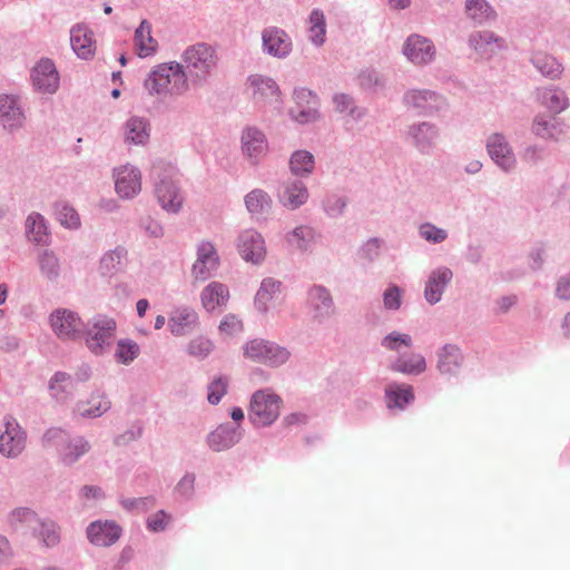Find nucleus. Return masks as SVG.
<instances>
[{"instance_id": "nucleus-6", "label": "nucleus", "mask_w": 570, "mask_h": 570, "mask_svg": "<svg viewBox=\"0 0 570 570\" xmlns=\"http://www.w3.org/2000/svg\"><path fill=\"white\" fill-rule=\"evenodd\" d=\"M282 404V397L271 389L257 390L250 397L248 419L255 426H268L278 419Z\"/></svg>"}, {"instance_id": "nucleus-43", "label": "nucleus", "mask_w": 570, "mask_h": 570, "mask_svg": "<svg viewBox=\"0 0 570 570\" xmlns=\"http://www.w3.org/2000/svg\"><path fill=\"white\" fill-rule=\"evenodd\" d=\"M31 528L33 535L40 539L47 548L55 547L60 542V528L56 522L36 519Z\"/></svg>"}, {"instance_id": "nucleus-33", "label": "nucleus", "mask_w": 570, "mask_h": 570, "mask_svg": "<svg viewBox=\"0 0 570 570\" xmlns=\"http://www.w3.org/2000/svg\"><path fill=\"white\" fill-rule=\"evenodd\" d=\"M70 43L75 53L81 59H89L94 55L92 32L85 24H76L71 28Z\"/></svg>"}, {"instance_id": "nucleus-21", "label": "nucleus", "mask_w": 570, "mask_h": 570, "mask_svg": "<svg viewBox=\"0 0 570 570\" xmlns=\"http://www.w3.org/2000/svg\"><path fill=\"white\" fill-rule=\"evenodd\" d=\"M468 46L480 58L489 60L505 47V41L491 30H479L469 35Z\"/></svg>"}, {"instance_id": "nucleus-27", "label": "nucleus", "mask_w": 570, "mask_h": 570, "mask_svg": "<svg viewBox=\"0 0 570 570\" xmlns=\"http://www.w3.org/2000/svg\"><path fill=\"white\" fill-rule=\"evenodd\" d=\"M464 14L475 27L491 24L498 19L497 10L488 0H465Z\"/></svg>"}, {"instance_id": "nucleus-55", "label": "nucleus", "mask_w": 570, "mask_h": 570, "mask_svg": "<svg viewBox=\"0 0 570 570\" xmlns=\"http://www.w3.org/2000/svg\"><path fill=\"white\" fill-rule=\"evenodd\" d=\"M385 242L380 237L368 238L358 249V256L366 263L375 262L380 256Z\"/></svg>"}, {"instance_id": "nucleus-22", "label": "nucleus", "mask_w": 570, "mask_h": 570, "mask_svg": "<svg viewBox=\"0 0 570 570\" xmlns=\"http://www.w3.org/2000/svg\"><path fill=\"white\" fill-rule=\"evenodd\" d=\"M309 193L306 184L298 178L284 180L277 193L278 202L287 209L295 210L305 205Z\"/></svg>"}, {"instance_id": "nucleus-38", "label": "nucleus", "mask_w": 570, "mask_h": 570, "mask_svg": "<svg viewBox=\"0 0 570 570\" xmlns=\"http://www.w3.org/2000/svg\"><path fill=\"white\" fill-rule=\"evenodd\" d=\"M149 124L142 117H130L124 126V137L127 144L145 145L149 140Z\"/></svg>"}, {"instance_id": "nucleus-50", "label": "nucleus", "mask_w": 570, "mask_h": 570, "mask_svg": "<svg viewBox=\"0 0 570 570\" xmlns=\"http://www.w3.org/2000/svg\"><path fill=\"white\" fill-rule=\"evenodd\" d=\"M127 257V249L117 246L115 249L104 254L100 259V271L104 275H112L117 273Z\"/></svg>"}, {"instance_id": "nucleus-32", "label": "nucleus", "mask_w": 570, "mask_h": 570, "mask_svg": "<svg viewBox=\"0 0 570 570\" xmlns=\"http://www.w3.org/2000/svg\"><path fill=\"white\" fill-rule=\"evenodd\" d=\"M200 301L203 307L207 312H214L217 308H223L229 301V289L220 282H212L203 288L200 293Z\"/></svg>"}, {"instance_id": "nucleus-56", "label": "nucleus", "mask_w": 570, "mask_h": 570, "mask_svg": "<svg viewBox=\"0 0 570 570\" xmlns=\"http://www.w3.org/2000/svg\"><path fill=\"white\" fill-rule=\"evenodd\" d=\"M346 205V198L336 194L327 195L323 200V209L331 218H337L342 216Z\"/></svg>"}, {"instance_id": "nucleus-1", "label": "nucleus", "mask_w": 570, "mask_h": 570, "mask_svg": "<svg viewBox=\"0 0 570 570\" xmlns=\"http://www.w3.org/2000/svg\"><path fill=\"white\" fill-rule=\"evenodd\" d=\"M188 81L181 63L170 61L154 67L145 79L144 87L151 96H180L188 90Z\"/></svg>"}, {"instance_id": "nucleus-48", "label": "nucleus", "mask_w": 570, "mask_h": 570, "mask_svg": "<svg viewBox=\"0 0 570 570\" xmlns=\"http://www.w3.org/2000/svg\"><path fill=\"white\" fill-rule=\"evenodd\" d=\"M332 100L336 112L345 114L353 120H361L366 115V109L357 106L354 98L347 94H335Z\"/></svg>"}, {"instance_id": "nucleus-13", "label": "nucleus", "mask_w": 570, "mask_h": 570, "mask_svg": "<svg viewBox=\"0 0 570 570\" xmlns=\"http://www.w3.org/2000/svg\"><path fill=\"white\" fill-rule=\"evenodd\" d=\"M49 322L53 333L61 340L82 337L85 323L73 311L58 308L50 314Z\"/></svg>"}, {"instance_id": "nucleus-18", "label": "nucleus", "mask_w": 570, "mask_h": 570, "mask_svg": "<svg viewBox=\"0 0 570 570\" xmlns=\"http://www.w3.org/2000/svg\"><path fill=\"white\" fill-rule=\"evenodd\" d=\"M262 48L274 58L285 59L293 50L292 38L282 28L267 27L262 31Z\"/></svg>"}, {"instance_id": "nucleus-64", "label": "nucleus", "mask_w": 570, "mask_h": 570, "mask_svg": "<svg viewBox=\"0 0 570 570\" xmlns=\"http://www.w3.org/2000/svg\"><path fill=\"white\" fill-rule=\"evenodd\" d=\"M294 100H295V107L294 108H304L308 105L311 106H317L320 107V101L317 96L306 88H298L294 90Z\"/></svg>"}, {"instance_id": "nucleus-23", "label": "nucleus", "mask_w": 570, "mask_h": 570, "mask_svg": "<svg viewBox=\"0 0 570 570\" xmlns=\"http://www.w3.org/2000/svg\"><path fill=\"white\" fill-rule=\"evenodd\" d=\"M35 89L42 94H55L59 88V73L52 60L41 59L31 71Z\"/></svg>"}, {"instance_id": "nucleus-49", "label": "nucleus", "mask_w": 570, "mask_h": 570, "mask_svg": "<svg viewBox=\"0 0 570 570\" xmlns=\"http://www.w3.org/2000/svg\"><path fill=\"white\" fill-rule=\"evenodd\" d=\"M314 228L306 225L297 226L286 235V242L289 244V246L301 252L308 250L314 243Z\"/></svg>"}, {"instance_id": "nucleus-25", "label": "nucleus", "mask_w": 570, "mask_h": 570, "mask_svg": "<svg viewBox=\"0 0 570 570\" xmlns=\"http://www.w3.org/2000/svg\"><path fill=\"white\" fill-rule=\"evenodd\" d=\"M121 528L110 520H97L91 522L86 530L87 538L94 546L110 547L121 535Z\"/></svg>"}, {"instance_id": "nucleus-2", "label": "nucleus", "mask_w": 570, "mask_h": 570, "mask_svg": "<svg viewBox=\"0 0 570 570\" xmlns=\"http://www.w3.org/2000/svg\"><path fill=\"white\" fill-rule=\"evenodd\" d=\"M219 57L209 43L197 42L188 46L181 55V66L194 86H203L215 73Z\"/></svg>"}, {"instance_id": "nucleus-61", "label": "nucleus", "mask_w": 570, "mask_h": 570, "mask_svg": "<svg viewBox=\"0 0 570 570\" xmlns=\"http://www.w3.org/2000/svg\"><path fill=\"white\" fill-rule=\"evenodd\" d=\"M403 291L397 285H390L383 293V305L385 309L397 311L402 305Z\"/></svg>"}, {"instance_id": "nucleus-4", "label": "nucleus", "mask_w": 570, "mask_h": 570, "mask_svg": "<svg viewBox=\"0 0 570 570\" xmlns=\"http://www.w3.org/2000/svg\"><path fill=\"white\" fill-rule=\"evenodd\" d=\"M243 355L252 362L264 364L268 367H279L287 363L292 353L287 347L276 342L264 338H253L244 344Z\"/></svg>"}, {"instance_id": "nucleus-59", "label": "nucleus", "mask_w": 570, "mask_h": 570, "mask_svg": "<svg viewBox=\"0 0 570 570\" xmlns=\"http://www.w3.org/2000/svg\"><path fill=\"white\" fill-rule=\"evenodd\" d=\"M544 158L546 148L538 144L528 145L521 151V160L530 167L538 166Z\"/></svg>"}, {"instance_id": "nucleus-47", "label": "nucleus", "mask_w": 570, "mask_h": 570, "mask_svg": "<svg viewBox=\"0 0 570 570\" xmlns=\"http://www.w3.org/2000/svg\"><path fill=\"white\" fill-rule=\"evenodd\" d=\"M308 40L316 47L324 45L326 39V19L321 9H313L308 17Z\"/></svg>"}, {"instance_id": "nucleus-19", "label": "nucleus", "mask_w": 570, "mask_h": 570, "mask_svg": "<svg viewBox=\"0 0 570 570\" xmlns=\"http://www.w3.org/2000/svg\"><path fill=\"white\" fill-rule=\"evenodd\" d=\"M237 249L244 261L255 265L266 257L265 240L255 229H245L238 235Z\"/></svg>"}, {"instance_id": "nucleus-40", "label": "nucleus", "mask_w": 570, "mask_h": 570, "mask_svg": "<svg viewBox=\"0 0 570 570\" xmlns=\"http://www.w3.org/2000/svg\"><path fill=\"white\" fill-rule=\"evenodd\" d=\"M385 399L389 409L404 410L414 401L411 385L392 383L385 389Z\"/></svg>"}, {"instance_id": "nucleus-62", "label": "nucleus", "mask_w": 570, "mask_h": 570, "mask_svg": "<svg viewBox=\"0 0 570 570\" xmlns=\"http://www.w3.org/2000/svg\"><path fill=\"white\" fill-rule=\"evenodd\" d=\"M218 330L222 334L233 336L243 332L244 324L243 321L237 315L227 314L220 321Z\"/></svg>"}, {"instance_id": "nucleus-53", "label": "nucleus", "mask_w": 570, "mask_h": 570, "mask_svg": "<svg viewBox=\"0 0 570 570\" xmlns=\"http://www.w3.org/2000/svg\"><path fill=\"white\" fill-rule=\"evenodd\" d=\"M417 235L430 245H440L449 238V230L431 222H423L417 226Z\"/></svg>"}, {"instance_id": "nucleus-24", "label": "nucleus", "mask_w": 570, "mask_h": 570, "mask_svg": "<svg viewBox=\"0 0 570 570\" xmlns=\"http://www.w3.org/2000/svg\"><path fill=\"white\" fill-rule=\"evenodd\" d=\"M265 134L256 127H247L242 132V151L250 164L257 165L267 154Z\"/></svg>"}, {"instance_id": "nucleus-5", "label": "nucleus", "mask_w": 570, "mask_h": 570, "mask_svg": "<svg viewBox=\"0 0 570 570\" xmlns=\"http://www.w3.org/2000/svg\"><path fill=\"white\" fill-rule=\"evenodd\" d=\"M116 328V321L105 315H97L88 321L82 333L88 350L95 355L105 354L115 340Z\"/></svg>"}, {"instance_id": "nucleus-14", "label": "nucleus", "mask_w": 570, "mask_h": 570, "mask_svg": "<svg viewBox=\"0 0 570 570\" xmlns=\"http://www.w3.org/2000/svg\"><path fill=\"white\" fill-rule=\"evenodd\" d=\"M453 277V271L445 265H439L432 268L424 282L423 296L426 303L435 305L441 302L443 294L452 283Z\"/></svg>"}, {"instance_id": "nucleus-45", "label": "nucleus", "mask_w": 570, "mask_h": 570, "mask_svg": "<svg viewBox=\"0 0 570 570\" xmlns=\"http://www.w3.org/2000/svg\"><path fill=\"white\" fill-rule=\"evenodd\" d=\"M391 370L407 375H419L426 370V362L421 354L401 355L392 363Z\"/></svg>"}, {"instance_id": "nucleus-31", "label": "nucleus", "mask_w": 570, "mask_h": 570, "mask_svg": "<svg viewBox=\"0 0 570 570\" xmlns=\"http://www.w3.org/2000/svg\"><path fill=\"white\" fill-rule=\"evenodd\" d=\"M436 367L442 375L454 376L461 368L464 356L458 345L445 344L438 353Z\"/></svg>"}, {"instance_id": "nucleus-11", "label": "nucleus", "mask_w": 570, "mask_h": 570, "mask_svg": "<svg viewBox=\"0 0 570 570\" xmlns=\"http://www.w3.org/2000/svg\"><path fill=\"white\" fill-rule=\"evenodd\" d=\"M485 148L491 160L503 173L509 174L517 169L515 153L504 134H490L485 140Z\"/></svg>"}, {"instance_id": "nucleus-63", "label": "nucleus", "mask_w": 570, "mask_h": 570, "mask_svg": "<svg viewBox=\"0 0 570 570\" xmlns=\"http://www.w3.org/2000/svg\"><path fill=\"white\" fill-rule=\"evenodd\" d=\"M289 114L299 124L314 122L320 118L318 107L311 105L304 108H292Z\"/></svg>"}, {"instance_id": "nucleus-60", "label": "nucleus", "mask_w": 570, "mask_h": 570, "mask_svg": "<svg viewBox=\"0 0 570 570\" xmlns=\"http://www.w3.org/2000/svg\"><path fill=\"white\" fill-rule=\"evenodd\" d=\"M57 217L61 225L67 228H78L80 226V218L78 213L68 204H61L57 208Z\"/></svg>"}, {"instance_id": "nucleus-46", "label": "nucleus", "mask_w": 570, "mask_h": 570, "mask_svg": "<svg viewBox=\"0 0 570 570\" xmlns=\"http://www.w3.org/2000/svg\"><path fill=\"white\" fill-rule=\"evenodd\" d=\"M541 104L554 114H560L569 106L567 94L557 87L544 88L539 94Z\"/></svg>"}, {"instance_id": "nucleus-34", "label": "nucleus", "mask_w": 570, "mask_h": 570, "mask_svg": "<svg viewBox=\"0 0 570 570\" xmlns=\"http://www.w3.org/2000/svg\"><path fill=\"white\" fill-rule=\"evenodd\" d=\"M531 131L541 139L558 141L563 135V126L556 117L538 115L533 119Z\"/></svg>"}, {"instance_id": "nucleus-39", "label": "nucleus", "mask_w": 570, "mask_h": 570, "mask_svg": "<svg viewBox=\"0 0 570 570\" xmlns=\"http://www.w3.org/2000/svg\"><path fill=\"white\" fill-rule=\"evenodd\" d=\"M288 166L295 178H306L314 173L315 157L308 150L298 149L291 155Z\"/></svg>"}, {"instance_id": "nucleus-54", "label": "nucleus", "mask_w": 570, "mask_h": 570, "mask_svg": "<svg viewBox=\"0 0 570 570\" xmlns=\"http://www.w3.org/2000/svg\"><path fill=\"white\" fill-rule=\"evenodd\" d=\"M213 350L214 343L203 335L194 337L186 346V353L197 360L206 358Z\"/></svg>"}, {"instance_id": "nucleus-51", "label": "nucleus", "mask_w": 570, "mask_h": 570, "mask_svg": "<svg viewBox=\"0 0 570 570\" xmlns=\"http://www.w3.org/2000/svg\"><path fill=\"white\" fill-rule=\"evenodd\" d=\"M38 265L41 275L50 282L56 281L60 275V263L57 255L51 250H42L38 255Z\"/></svg>"}, {"instance_id": "nucleus-30", "label": "nucleus", "mask_w": 570, "mask_h": 570, "mask_svg": "<svg viewBox=\"0 0 570 570\" xmlns=\"http://www.w3.org/2000/svg\"><path fill=\"white\" fill-rule=\"evenodd\" d=\"M198 325V314L190 307L176 308L168 321L173 335L185 336L190 334Z\"/></svg>"}, {"instance_id": "nucleus-52", "label": "nucleus", "mask_w": 570, "mask_h": 570, "mask_svg": "<svg viewBox=\"0 0 570 570\" xmlns=\"http://www.w3.org/2000/svg\"><path fill=\"white\" fill-rule=\"evenodd\" d=\"M140 354L139 345L130 338H121L117 342L115 361L122 365L131 364Z\"/></svg>"}, {"instance_id": "nucleus-20", "label": "nucleus", "mask_w": 570, "mask_h": 570, "mask_svg": "<svg viewBox=\"0 0 570 570\" xmlns=\"http://www.w3.org/2000/svg\"><path fill=\"white\" fill-rule=\"evenodd\" d=\"M115 190L119 197L131 199L141 190L140 170L131 165H124L114 169Z\"/></svg>"}, {"instance_id": "nucleus-58", "label": "nucleus", "mask_w": 570, "mask_h": 570, "mask_svg": "<svg viewBox=\"0 0 570 570\" xmlns=\"http://www.w3.org/2000/svg\"><path fill=\"white\" fill-rule=\"evenodd\" d=\"M121 507L129 512H146L155 505L153 497L145 498H121L119 500Z\"/></svg>"}, {"instance_id": "nucleus-12", "label": "nucleus", "mask_w": 570, "mask_h": 570, "mask_svg": "<svg viewBox=\"0 0 570 570\" xmlns=\"http://www.w3.org/2000/svg\"><path fill=\"white\" fill-rule=\"evenodd\" d=\"M27 115L20 96L0 95V126L9 134L24 128Z\"/></svg>"}, {"instance_id": "nucleus-7", "label": "nucleus", "mask_w": 570, "mask_h": 570, "mask_svg": "<svg viewBox=\"0 0 570 570\" xmlns=\"http://www.w3.org/2000/svg\"><path fill=\"white\" fill-rule=\"evenodd\" d=\"M305 307L313 323L322 325L336 314L334 297L326 286L312 284L306 289Z\"/></svg>"}, {"instance_id": "nucleus-26", "label": "nucleus", "mask_w": 570, "mask_h": 570, "mask_svg": "<svg viewBox=\"0 0 570 570\" xmlns=\"http://www.w3.org/2000/svg\"><path fill=\"white\" fill-rule=\"evenodd\" d=\"M247 83L252 89V97L255 104L265 105L279 101L281 90L273 78L263 75H252L247 78Z\"/></svg>"}, {"instance_id": "nucleus-44", "label": "nucleus", "mask_w": 570, "mask_h": 570, "mask_svg": "<svg viewBox=\"0 0 570 570\" xmlns=\"http://www.w3.org/2000/svg\"><path fill=\"white\" fill-rule=\"evenodd\" d=\"M135 45L138 56L141 58L149 57L156 52L157 41L151 36V24L147 20H142L136 29Z\"/></svg>"}, {"instance_id": "nucleus-3", "label": "nucleus", "mask_w": 570, "mask_h": 570, "mask_svg": "<svg viewBox=\"0 0 570 570\" xmlns=\"http://www.w3.org/2000/svg\"><path fill=\"white\" fill-rule=\"evenodd\" d=\"M42 443L46 448H56L59 461L66 466H72L91 450V444L85 436H71L57 428L46 431Z\"/></svg>"}, {"instance_id": "nucleus-29", "label": "nucleus", "mask_w": 570, "mask_h": 570, "mask_svg": "<svg viewBox=\"0 0 570 570\" xmlns=\"http://www.w3.org/2000/svg\"><path fill=\"white\" fill-rule=\"evenodd\" d=\"M155 193L160 206L168 213H178L181 208L183 197L175 181L168 177L156 181Z\"/></svg>"}, {"instance_id": "nucleus-17", "label": "nucleus", "mask_w": 570, "mask_h": 570, "mask_svg": "<svg viewBox=\"0 0 570 570\" xmlns=\"http://www.w3.org/2000/svg\"><path fill=\"white\" fill-rule=\"evenodd\" d=\"M244 431L240 424L229 422L219 424L206 435V445L214 452L232 449L243 439Z\"/></svg>"}, {"instance_id": "nucleus-41", "label": "nucleus", "mask_w": 570, "mask_h": 570, "mask_svg": "<svg viewBox=\"0 0 570 570\" xmlns=\"http://www.w3.org/2000/svg\"><path fill=\"white\" fill-rule=\"evenodd\" d=\"M26 233L32 243L37 245H47L50 239L48 226L45 217L39 213H31L26 219Z\"/></svg>"}, {"instance_id": "nucleus-35", "label": "nucleus", "mask_w": 570, "mask_h": 570, "mask_svg": "<svg viewBox=\"0 0 570 570\" xmlns=\"http://www.w3.org/2000/svg\"><path fill=\"white\" fill-rule=\"evenodd\" d=\"M532 66L546 78L557 80L563 72V66L556 57L544 51H534L530 57Z\"/></svg>"}, {"instance_id": "nucleus-37", "label": "nucleus", "mask_w": 570, "mask_h": 570, "mask_svg": "<svg viewBox=\"0 0 570 570\" xmlns=\"http://www.w3.org/2000/svg\"><path fill=\"white\" fill-rule=\"evenodd\" d=\"M281 287L282 283L275 278L267 277L262 281L254 298V306L258 313L267 314L269 303L281 293Z\"/></svg>"}, {"instance_id": "nucleus-16", "label": "nucleus", "mask_w": 570, "mask_h": 570, "mask_svg": "<svg viewBox=\"0 0 570 570\" xmlns=\"http://www.w3.org/2000/svg\"><path fill=\"white\" fill-rule=\"evenodd\" d=\"M4 431L0 434V453L7 458H17L26 446L27 435L13 416L3 419Z\"/></svg>"}, {"instance_id": "nucleus-10", "label": "nucleus", "mask_w": 570, "mask_h": 570, "mask_svg": "<svg viewBox=\"0 0 570 570\" xmlns=\"http://www.w3.org/2000/svg\"><path fill=\"white\" fill-rule=\"evenodd\" d=\"M440 128L431 121H416L406 127L409 144L422 155H431L440 139Z\"/></svg>"}, {"instance_id": "nucleus-15", "label": "nucleus", "mask_w": 570, "mask_h": 570, "mask_svg": "<svg viewBox=\"0 0 570 570\" xmlns=\"http://www.w3.org/2000/svg\"><path fill=\"white\" fill-rule=\"evenodd\" d=\"M197 258L191 266V277L195 282H204L210 278L219 266V256L216 247L208 240H203L197 246Z\"/></svg>"}, {"instance_id": "nucleus-57", "label": "nucleus", "mask_w": 570, "mask_h": 570, "mask_svg": "<svg viewBox=\"0 0 570 570\" xmlns=\"http://www.w3.org/2000/svg\"><path fill=\"white\" fill-rule=\"evenodd\" d=\"M381 345L389 351L400 352L403 346H412V337L409 334L391 332L382 338Z\"/></svg>"}, {"instance_id": "nucleus-36", "label": "nucleus", "mask_w": 570, "mask_h": 570, "mask_svg": "<svg viewBox=\"0 0 570 570\" xmlns=\"http://www.w3.org/2000/svg\"><path fill=\"white\" fill-rule=\"evenodd\" d=\"M244 203L248 213L257 219L266 217L273 206L272 197L261 188H255L249 191L245 196Z\"/></svg>"}, {"instance_id": "nucleus-9", "label": "nucleus", "mask_w": 570, "mask_h": 570, "mask_svg": "<svg viewBox=\"0 0 570 570\" xmlns=\"http://www.w3.org/2000/svg\"><path fill=\"white\" fill-rule=\"evenodd\" d=\"M436 47L432 39L420 33H411L402 45V55L415 67L432 65L436 59Z\"/></svg>"}, {"instance_id": "nucleus-42", "label": "nucleus", "mask_w": 570, "mask_h": 570, "mask_svg": "<svg viewBox=\"0 0 570 570\" xmlns=\"http://www.w3.org/2000/svg\"><path fill=\"white\" fill-rule=\"evenodd\" d=\"M49 392L59 403H65L73 392V380L65 372H56L49 381Z\"/></svg>"}, {"instance_id": "nucleus-8", "label": "nucleus", "mask_w": 570, "mask_h": 570, "mask_svg": "<svg viewBox=\"0 0 570 570\" xmlns=\"http://www.w3.org/2000/svg\"><path fill=\"white\" fill-rule=\"evenodd\" d=\"M402 101L420 116H433L448 108L446 99L430 89H409L404 92Z\"/></svg>"}, {"instance_id": "nucleus-28", "label": "nucleus", "mask_w": 570, "mask_h": 570, "mask_svg": "<svg viewBox=\"0 0 570 570\" xmlns=\"http://www.w3.org/2000/svg\"><path fill=\"white\" fill-rule=\"evenodd\" d=\"M111 407L109 397L102 391H95L86 401H78L75 414L83 419H96L104 415Z\"/></svg>"}]
</instances>
